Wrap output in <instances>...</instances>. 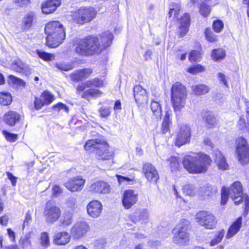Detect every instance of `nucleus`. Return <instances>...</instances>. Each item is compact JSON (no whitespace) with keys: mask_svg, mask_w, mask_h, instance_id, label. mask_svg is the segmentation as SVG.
<instances>
[{"mask_svg":"<svg viewBox=\"0 0 249 249\" xmlns=\"http://www.w3.org/2000/svg\"><path fill=\"white\" fill-rule=\"evenodd\" d=\"M211 162L212 160L208 155L199 154L195 157L186 156L182 163L184 168L189 173L198 174L205 172Z\"/></svg>","mask_w":249,"mask_h":249,"instance_id":"f257e3e1","label":"nucleus"},{"mask_svg":"<svg viewBox=\"0 0 249 249\" xmlns=\"http://www.w3.org/2000/svg\"><path fill=\"white\" fill-rule=\"evenodd\" d=\"M47 35L46 45L50 48H56L64 40L65 30L63 25L58 21L49 22L45 28Z\"/></svg>","mask_w":249,"mask_h":249,"instance_id":"f03ea898","label":"nucleus"},{"mask_svg":"<svg viewBox=\"0 0 249 249\" xmlns=\"http://www.w3.org/2000/svg\"><path fill=\"white\" fill-rule=\"evenodd\" d=\"M84 147L87 151L94 152L99 160H107L112 157V152L108 151V144L102 140H88L86 142Z\"/></svg>","mask_w":249,"mask_h":249,"instance_id":"7ed1b4c3","label":"nucleus"},{"mask_svg":"<svg viewBox=\"0 0 249 249\" xmlns=\"http://www.w3.org/2000/svg\"><path fill=\"white\" fill-rule=\"evenodd\" d=\"M75 52L83 56L92 55L101 51L98 37L89 36L81 40L75 48Z\"/></svg>","mask_w":249,"mask_h":249,"instance_id":"20e7f679","label":"nucleus"},{"mask_svg":"<svg viewBox=\"0 0 249 249\" xmlns=\"http://www.w3.org/2000/svg\"><path fill=\"white\" fill-rule=\"evenodd\" d=\"M189 221L181 219L172 230L173 241L180 246H186L190 241Z\"/></svg>","mask_w":249,"mask_h":249,"instance_id":"39448f33","label":"nucleus"},{"mask_svg":"<svg viewBox=\"0 0 249 249\" xmlns=\"http://www.w3.org/2000/svg\"><path fill=\"white\" fill-rule=\"evenodd\" d=\"M187 90L181 83L177 82L171 88V101L175 111H180L186 103Z\"/></svg>","mask_w":249,"mask_h":249,"instance_id":"423d86ee","label":"nucleus"},{"mask_svg":"<svg viewBox=\"0 0 249 249\" xmlns=\"http://www.w3.org/2000/svg\"><path fill=\"white\" fill-rule=\"evenodd\" d=\"M96 12L92 7H81L71 14V19L76 23L83 24L91 21Z\"/></svg>","mask_w":249,"mask_h":249,"instance_id":"0eeeda50","label":"nucleus"},{"mask_svg":"<svg viewBox=\"0 0 249 249\" xmlns=\"http://www.w3.org/2000/svg\"><path fill=\"white\" fill-rule=\"evenodd\" d=\"M230 196L234 200L236 205L240 204L243 200L245 202V210L249 209V196H243V190L241 183L239 181L234 182L228 189Z\"/></svg>","mask_w":249,"mask_h":249,"instance_id":"6e6552de","label":"nucleus"},{"mask_svg":"<svg viewBox=\"0 0 249 249\" xmlns=\"http://www.w3.org/2000/svg\"><path fill=\"white\" fill-rule=\"evenodd\" d=\"M174 13V18L177 20H180V26L178 29V36L179 37H182L184 36L188 32L189 27L190 23V17L188 13H185L183 17L179 18V13L180 9L177 7L176 9L174 8H170V11L168 13L169 16L171 17L173 13Z\"/></svg>","mask_w":249,"mask_h":249,"instance_id":"1a4fd4ad","label":"nucleus"},{"mask_svg":"<svg viewBox=\"0 0 249 249\" xmlns=\"http://www.w3.org/2000/svg\"><path fill=\"white\" fill-rule=\"evenodd\" d=\"M236 154L238 160L242 164L249 162V146L243 137L236 139Z\"/></svg>","mask_w":249,"mask_h":249,"instance_id":"9d476101","label":"nucleus"},{"mask_svg":"<svg viewBox=\"0 0 249 249\" xmlns=\"http://www.w3.org/2000/svg\"><path fill=\"white\" fill-rule=\"evenodd\" d=\"M196 218L200 225L207 229H213L216 227L217 221L215 217L208 212L200 211L197 213Z\"/></svg>","mask_w":249,"mask_h":249,"instance_id":"9b49d317","label":"nucleus"},{"mask_svg":"<svg viewBox=\"0 0 249 249\" xmlns=\"http://www.w3.org/2000/svg\"><path fill=\"white\" fill-rule=\"evenodd\" d=\"M43 213L46 222L53 224L59 218L61 210L58 207L48 202L44 208Z\"/></svg>","mask_w":249,"mask_h":249,"instance_id":"f8f14e48","label":"nucleus"},{"mask_svg":"<svg viewBox=\"0 0 249 249\" xmlns=\"http://www.w3.org/2000/svg\"><path fill=\"white\" fill-rule=\"evenodd\" d=\"M191 135V133L190 127L187 124L181 125L177 135L175 145L178 147H180L181 146L189 142Z\"/></svg>","mask_w":249,"mask_h":249,"instance_id":"ddd939ff","label":"nucleus"},{"mask_svg":"<svg viewBox=\"0 0 249 249\" xmlns=\"http://www.w3.org/2000/svg\"><path fill=\"white\" fill-rule=\"evenodd\" d=\"M85 179L81 176L71 178L64 184L65 186L72 192L80 191L83 188Z\"/></svg>","mask_w":249,"mask_h":249,"instance_id":"4468645a","label":"nucleus"},{"mask_svg":"<svg viewBox=\"0 0 249 249\" xmlns=\"http://www.w3.org/2000/svg\"><path fill=\"white\" fill-rule=\"evenodd\" d=\"M137 200L138 194L133 190H127L124 191L123 196L122 204L125 209H130L136 203Z\"/></svg>","mask_w":249,"mask_h":249,"instance_id":"2eb2a0df","label":"nucleus"},{"mask_svg":"<svg viewBox=\"0 0 249 249\" xmlns=\"http://www.w3.org/2000/svg\"><path fill=\"white\" fill-rule=\"evenodd\" d=\"M89 227L86 222H78L71 229V233L74 238L79 239L89 230Z\"/></svg>","mask_w":249,"mask_h":249,"instance_id":"dca6fc26","label":"nucleus"},{"mask_svg":"<svg viewBox=\"0 0 249 249\" xmlns=\"http://www.w3.org/2000/svg\"><path fill=\"white\" fill-rule=\"evenodd\" d=\"M89 191L97 194H106L110 191V186L106 182L98 181L92 183L89 187Z\"/></svg>","mask_w":249,"mask_h":249,"instance_id":"f3484780","label":"nucleus"},{"mask_svg":"<svg viewBox=\"0 0 249 249\" xmlns=\"http://www.w3.org/2000/svg\"><path fill=\"white\" fill-rule=\"evenodd\" d=\"M143 172L148 180L156 183L159 178L157 170L151 163H146L143 166Z\"/></svg>","mask_w":249,"mask_h":249,"instance_id":"a211bd4d","label":"nucleus"},{"mask_svg":"<svg viewBox=\"0 0 249 249\" xmlns=\"http://www.w3.org/2000/svg\"><path fill=\"white\" fill-rule=\"evenodd\" d=\"M88 214L93 218L98 217L102 210V205L98 200H94L90 202L87 207Z\"/></svg>","mask_w":249,"mask_h":249,"instance_id":"6ab92c4d","label":"nucleus"},{"mask_svg":"<svg viewBox=\"0 0 249 249\" xmlns=\"http://www.w3.org/2000/svg\"><path fill=\"white\" fill-rule=\"evenodd\" d=\"M133 96L138 104H142L147 100V92L140 85H136L133 88Z\"/></svg>","mask_w":249,"mask_h":249,"instance_id":"aec40b11","label":"nucleus"},{"mask_svg":"<svg viewBox=\"0 0 249 249\" xmlns=\"http://www.w3.org/2000/svg\"><path fill=\"white\" fill-rule=\"evenodd\" d=\"M149 217V213L145 209H140L136 211L132 215H131V220L135 223H141L146 222Z\"/></svg>","mask_w":249,"mask_h":249,"instance_id":"412c9836","label":"nucleus"},{"mask_svg":"<svg viewBox=\"0 0 249 249\" xmlns=\"http://www.w3.org/2000/svg\"><path fill=\"white\" fill-rule=\"evenodd\" d=\"M213 155L215 162L217 165L218 169L222 170L228 169L229 165L221 151L219 150H215L213 152Z\"/></svg>","mask_w":249,"mask_h":249,"instance_id":"4be33fe9","label":"nucleus"},{"mask_svg":"<svg viewBox=\"0 0 249 249\" xmlns=\"http://www.w3.org/2000/svg\"><path fill=\"white\" fill-rule=\"evenodd\" d=\"M60 4V0H47L42 5V12L46 14L53 13Z\"/></svg>","mask_w":249,"mask_h":249,"instance_id":"5701e85b","label":"nucleus"},{"mask_svg":"<svg viewBox=\"0 0 249 249\" xmlns=\"http://www.w3.org/2000/svg\"><path fill=\"white\" fill-rule=\"evenodd\" d=\"M242 217H239L229 228L226 238L230 239L235 235L240 230L242 225Z\"/></svg>","mask_w":249,"mask_h":249,"instance_id":"b1692460","label":"nucleus"},{"mask_svg":"<svg viewBox=\"0 0 249 249\" xmlns=\"http://www.w3.org/2000/svg\"><path fill=\"white\" fill-rule=\"evenodd\" d=\"M71 236L68 232L62 231L55 234L53 236V243L57 245H65L70 240Z\"/></svg>","mask_w":249,"mask_h":249,"instance_id":"393cba45","label":"nucleus"},{"mask_svg":"<svg viewBox=\"0 0 249 249\" xmlns=\"http://www.w3.org/2000/svg\"><path fill=\"white\" fill-rule=\"evenodd\" d=\"M113 38L112 34L108 32L104 33L100 35L99 43L101 51L111 45Z\"/></svg>","mask_w":249,"mask_h":249,"instance_id":"a878e982","label":"nucleus"},{"mask_svg":"<svg viewBox=\"0 0 249 249\" xmlns=\"http://www.w3.org/2000/svg\"><path fill=\"white\" fill-rule=\"evenodd\" d=\"M20 116L17 112L10 111L5 113L4 121L9 125L14 126L19 121Z\"/></svg>","mask_w":249,"mask_h":249,"instance_id":"bb28decb","label":"nucleus"},{"mask_svg":"<svg viewBox=\"0 0 249 249\" xmlns=\"http://www.w3.org/2000/svg\"><path fill=\"white\" fill-rule=\"evenodd\" d=\"M217 192V188L211 185L207 184L199 189L198 194L204 199H207Z\"/></svg>","mask_w":249,"mask_h":249,"instance_id":"cd10ccee","label":"nucleus"},{"mask_svg":"<svg viewBox=\"0 0 249 249\" xmlns=\"http://www.w3.org/2000/svg\"><path fill=\"white\" fill-rule=\"evenodd\" d=\"M11 69L14 71L22 73L24 72L27 69L26 65L20 59L15 60L11 65Z\"/></svg>","mask_w":249,"mask_h":249,"instance_id":"c85d7f7f","label":"nucleus"},{"mask_svg":"<svg viewBox=\"0 0 249 249\" xmlns=\"http://www.w3.org/2000/svg\"><path fill=\"white\" fill-rule=\"evenodd\" d=\"M172 121L170 119V115L166 112L161 124V132L162 134H166L170 131V126Z\"/></svg>","mask_w":249,"mask_h":249,"instance_id":"c756f323","label":"nucleus"},{"mask_svg":"<svg viewBox=\"0 0 249 249\" xmlns=\"http://www.w3.org/2000/svg\"><path fill=\"white\" fill-rule=\"evenodd\" d=\"M150 106L151 110L157 120H160L161 117V105L158 102L152 101Z\"/></svg>","mask_w":249,"mask_h":249,"instance_id":"7c9ffc66","label":"nucleus"},{"mask_svg":"<svg viewBox=\"0 0 249 249\" xmlns=\"http://www.w3.org/2000/svg\"><path fill=\"white\" fill-rule=\"evenodd\" d=\"M192 89L194 93L196 95L205 94L210 90L209 87L204 84L193 86Z\"/></svg>","mask_w":249,"mask_h":249,"instance_id":"2f4dec72","label":"nucleus"},{"mask_svg":"<svg viewBox=\"0 0 249 249\" xmlns=\"http://www.w3.org/2000/svg\"><path fill=\"white\" fill-rule=\"evenodd\" d=\"M73 214L70 211L65 212L60 220L61 225L64 227L70 225L72 222Z\"/></svg>","mask_w":249,"mask_h":249,"instance_id":"473e14b6","label":"nucleus"},{"mask_svg":"<svg viewBox=\"0 0 249 249\" xmlns=\"http://www.w3.org/2000/svg\"><path fill=\"white\" fill-rule=\"evenodd\" d=\"M102 92L99 89H90L86 90L82 94V97L85 99L89 97H98L101 96Z\"/></svg>","mask_w":249,"mask_h":249,"instance_id":"72a5a7b5","label":"nucleus"},{"mask_svg":"<svg viewBox=\"0 0 249 249\" xmlns=\"http://www.w3.org/2000/svg\"><path fill=\"white\" fill-rule=\"evenodd\" d=\"M39 244L43 249H46L50 245L49 233L47 232L41 233L39 238Z\"/></svg>","mask_w":249,"mask_h":249,"instance_id":"f704fd0d","label":"nucleus"},{"mask_svg":"<svg viewBox=\"0 0 249 249\" xmlns=\"http://www.w3.org/2000/svg\"><path fill=\"white\" fill-rule=\"evenodd\" d=\"M205 122L208 128H212L216 124V119L215 116L210 112H206L204 117Z\"/></svg>","mask_w":249,"mask_h":249,"instance_id":"c9c22d12","label":"nucleus"},{"mask_svg":"<svg viewBox=\"0 0 249 249\" xmlns=\"http://www.w3.org/2000/svg\"><path fill=\"white\" fill-rule=\"evenodd\" d=\"M12 101L11 94L8 92H0V104L3 106L10 105Z\"/></svg>","mask_w":249,"mask_h":249,"instance_id":"e433bc0d","label":"nucleus"},{"mask_svg":"<svg viewBox=\"0 0 249 249\" xmlns=\"http://www.w3.org/2000/svg\"><path fill=\"white\" fill-rule=\"evenodd\" d=\"M19 245L21 249H29L31 242L30 240V235L29 234H26L24 237L20 238Z\"/></svg>","mask_w":249,"mask_h":249,"instance_id":"4c0bfd02","label":"nucleus"},{"mask_svg":"<svg viewBox=\"0 0 249 249\" xmlns=\"http://www.w3.org/2000/svg\"><path fill=\"white\" fill-rule=\"evenodd\" d=\"M225 56V51L221 49L213 50L212 54L213 59L218 61L224 58Z\"/></svg>","mask_w":249,"mask_h":249,"instance_id":"58836bf2","label":"nucleus"},{"mask_svg":"<svg viewBox=\"0 0 249 249\" xmlns=\"http://www.w3.org/2000/svg\"><path fill=\"white\" fill-rule=\"evenodd\" d=\"M35 14L33 12H30L27 14L23 19L24 27L26 29H29L31 27L33 22L34 20Z\"/></svg>","mask_w":249,"mask_h":249,"instance_id":"ea45409f","label":"nucleus"},{"mask_svg":"<svg viewBox=\"0 0 249 249\" xmlns=\"http://www.w3.org/2000/svg\"><path fill=\"white\" fill-rule=\"evenodd\" d=\"M224 234L225 231L224 230L222 229L217 234L215 235L214 238L211 241L210 245L211 246H214L221 242Z\"/></svg>","mask_w":249,"mask_h":249,"instance_id":"a19ab883","label":"nucleus"},{"mask_svg":"<svg viewBox=\"0 0 249 249\" xmlns=\"http://www.w3.org/2000/svg\"><path fill=\"white\" fill-rule=\"evenodd\" d=\"M168 161L169 162L170 169L172 172L177 170L178 168L179 161L176 157H171L168 160Z\"/></svg>","mask_w":249,"mask_h":249,"instance_id":"79ce46f5","label":"nucleus"},{"mask_svg":"<svg viewBox=\"0 0 249 249\" xmlns=\"http://www.w3.org/2000/svg\"><path fill=\"white\" fill-rule=\"evenodd\" d=\"M183 192L184 194L189 196H193L196 193V189L193 185H186L182 188Z\"/></svg>","mask_w":249,"mask_h":249,"instance_id":"37998d69","label":"nucleus"},{"mask_svg":"<svg viewBox=\"0 0 249 249\" xmlns=\"http://www.w3.org/2000/svg\"><path fill=\"white\" fill-rule=\"evenodd\" d=\"M87 88H91L92 87H101L103 86V81L97 78L88 81L86 82Z\"/></svg>","mask_w":249,"mask_h":249,"instance_id":"c03bdc74","label":"nucleus"},{"mask_svg":"<svg viewBox=\"0 0 249 249\" xmlns=\"http://www.w3.org/2000/svg\"><path fill=\"white\" fill-rule=\"evenodd\" d=\"M238 128L243 131H249V123H248V126L247 125L244 116H241L237 123Z\"/></svg>","mask_w":249,"mask_h":249,"instance_id":"a18cd8bd","label":"nucleus"},{"mask_svg":"<svg viewBox=\"0 0 249 249\" xmlns=\"http://www.w3.org/2000/svg\"><path fill=\"white\" fill-rule=\"evenodd\" d=\"M205 35L206 39L211 42L217 40V36L211 31L210 28H206L205 30Z\"/></svg>","mask_w":249,"mask_h":249,"instance_id":"49530a36","label":"nucleus"},{"mask_svg":"<svg viewBox=\"0 0 249 249\" xmlns=\"http://www.w3.org/2000/svg\"><path fill=\"white\" fill-rule=\"evenodd\" d=\"M224 28V23L220 20H214L213 23V29L215 32L219 33L221 32Z\"/></svg>","mask_w":249,"mask_h":249,"instance_id":"de8ad7c7","label":"nucleus"},{"mask_svg":"<svg viewBox=\"0 0 249 249\" xmlns=\"http://www.w3.org/2000/svg\"><path fill=\"white\" fill-rule=\"evenodd\" d=\"M42 97L44 100V103L46 105L51 104L53 100V95L49 91H45L43 93Z\"/></svg>","mask_w":249,"mask_h":249,"instance_id":"09e8293b","label":"nucleus"},{"mask_svg":"<svg viewBox=\"0 0 249 249\" xmlns=\"http://www.w3.org/2000/svg\"><path fill=\"white\" fill-rule=\"evenodd\" d=\"M37 53L39 57L45 61L52 60L54 58V55L45 52L37 51Z\"/></svg>","mask_w":249,"mask_h":249,"instance_id":"8fccbe9b","label":"nucleus"},{"mask_svg":"<svg viewBox=\"0 0 249 249\" xmlns=\"http://www.w3.org/2000/svg\"><path fill=\"white\" fill-rule=\"evenodd\" d=\"M207 3H203L200 4V13L204 17H207L211 11L210 7Z\"/></svg>","mask_w":249,"mask_h":249,"instance_id":"3c124183","label":"nucleus"},{"mask_svg":"<svg viewBox=\"0 0 249 249\" xmlns=\"http://www.w3.org/2000/svg\"><path fill=\"white\" fill-rule=\"evenodd\" d=\"M201 58L200 52L196 50L192 51L189 54V59L191 62L199 61Z\"/></svg>","mask_w":249,"mask_h":249,"instance_id":"603ef678","label":"nucleus"},{"mask_svg":"<svg viewBox=\"0 0 249 249\" xmlns=\"http://www.w3.org/2000/svg\"><path fill=\"white\" fill-rule=\"evenodd\" d=\"M230 196L229 192H228V189L223 187L221 190V204L225 205L228 199V197Z\"/></svg>","mask_w":249,"mask_h":249,"instance_id":"864d4df0","label":"nucleus"},{"mask_svg":"<svg viewBox=\"0 0 249 249\" xmlns=\"http://www.w3.org/2000/svg\"><path fill=\"white\" fill-rule=\"evenodd\" d=\"M204 68L199 64L193 65L191 67L188 69L187 71L192 74H196V73L203 71H204Z\"/></svg>","mask_w":249,"mask_h":249,"instance_id":"5fc2aeb1","label":"nucleus"},{"mask_svg":"<svg viewBox=\"0 0 249 249\" xmlns=\"http://www.w3.org/2000/svg\"><path fill=\"white\" fill-rule=\"evenodd\" d=\"M99 112L101 117L107 118L110 114L111 108L107 107H103L100 109Z\"/></svg>","mask_w":249,"mask_h":249,"instance_id":"6e6d98bb","label":"nucleus"},{"mask_svg":"<svg viewBox=\"0 0 249 249\" xmlns=\"http://www.w3.org/2000/svg\"><path fill=\"white\" fill-rule=\"evenodd\" d=\"M53 108L57 111H59L62 110H64L67 113L69 111L68 107L66 105L62 103H58V104L54 105L53 107Z\"/></svg>","mask_w":249,"mask_h":249,"instance_id":"4d7b16f0","label":"nucleus"},{"mask_svg":"<svg viewBox=\"0 0 249 249\" xmlns=\"http://www.w3.org/2000/svg\"><path fill=\"white\" fill-rule=\"evenodd\" d=\"M55 67L59 70L64 71H69L72 69L71 65L64 63H56Z\"/></svg>","mask_w":249,"mask_h":249,"instance_id":"13d9d810","label":"nucleus"},{"mask_svg":"<svg viewBox=\"0 0 249 249\" xmlns=\"http://www.w3.org/2000/svg\"><path fill=\"white\" fill-rule=\"evenodd\" d=\"M76 199L73 196L69 197L66 201V204L67 207L71 209H74L76 205Z\"/></svg>","mask_w":249,"mask_h":249,"instance_id":"bf43d9fd","label":"nucleus"},{"mask_svg":"<svg viewBox=\"0 0 249 249\" xmlns=\"http://www.w3.org/2000/svg\"><path fill=\"white\" fill-rule=\"evenodd\" d=\"M82 80L88 77L92 73V71L89 69H85L79 70Z\"/></svg>","mask_w":249,"mask_h":249,"instance_id":"052dcab7","label":"nucleus"},{"mask_svg":"<svg viewBox=\"0 0 249 249\" xmlns=\"http://www.w3.org/2000/svg\"><path fill=\"white\" fill-rule=\"evenodd\" d=\"M32 221V216L30 211H28L25 215V219L23 223V229L27 226H29Z\"/></svg>","mask_w":249,"mask_h":249,"instance_id":"680f3d73","label":"nucleus"},{"mask_svg":"<svg viewBox=\"0 0 249 249\" xmlns=\"http://www.w3.org/2000/svg\"><path fill=\"white\" fill-rule=\"evenodd\" d=\"M217 77L220 83H223L227 87L228 86V82L227 81V77L225 74L220 72H218L217 73Z\"/></svg>","mask_w":249,"mask_h":249,"instance_id":"e2e57ef3","label":"nucleus"},{"mask_svg":"<svg viewBox=\"0 0 249 249\" xmlns=\"http://www.w3.org/2000/svg\"><path fill=\"white\" fill-rule=\"evenodd\" d=\"M9 79L13 83L17 84L19 86H24V82L21 79L18 78L15 76L10 75L9 76Z\"/></svg>","mask_w":249,"mask_h":249,"instance_id":"0e129e2a","label":"nucleus"},{"mask_svg":"<svg viewBox=\"0 0 249 249\" xmlns=\"http://www.w3.org/2000/svg\"><path fill=\"white\" fill-rule=\"evenodd\" d=\"M44 105H45L44 102L42 101L40 99L37 98H35L34 106L36 109L39 110L41 109Z\"/></svg>","mask_w":249,"mask_h":249,"instance_id":"69168bd1","label":"nucleus"},{"mask_svg":"<svg viewBox=\"0 0 249 249\" xmlns=\"http://www.w3.org/2000/svg\"><path fill=\"white\" fill-rule=\"evenodd\" d=\"M80 73L79 70L76 71L74 72H73L72 74H71V79L74 81H78L82 80V78L80 76Z\"/></svg>","mask_w":249,"mask_h":249,"instance_id":"338daca9","label":"nucleus"},{"mask_svg":"<svg viewBox=\"0 0 249 249\" xmlns=\"http://www.w3.org/2000/svg\"><path fill=\"white\" fill-rule=\"evenodd\" d=\"M5 138L7 141L13 142L17 140L18 136L16 134L6 133L5 134Z\"/></svg>","mask_w":249,"mask_h":249,"instance_id":"774afa93","label":"nucleus"}]
</instances>
